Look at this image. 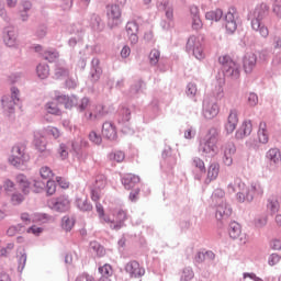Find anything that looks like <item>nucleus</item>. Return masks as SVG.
Returning <instances> with one entry per match:
<instances>
[{"mask_svg":"<svg viewBox=\"0 0 281 281\" xmlns=\"http://www.w3.org/2000/svg\"><path fill=\"white\" fill-rule=\"evenodd\" d=\"M218 130L211 128L203 140L200 142V153L214 157L218 153Z\"/></svg>","mask_w":281,"mask_h":281,"instance_id":"f257e3e1","label":"nucleus"},{"mask_svg":"<svg viewBox=\"0 0 281 281\" xmlns=\"http://www.w3.org/2000/svg\"><path fill=\"white\" fill-rule=\"evenodd\" d=\"M265 194V189L260 182H252L250 186L244 189V192H238L236 195V200L239 203H245V201H254L258 199V196H262Z\"/></svg>","mask_w":281,"mask_h":281,"instance_id":"f03ea898","label":"nucleus"},{"mask_svg":"<svg viewBox=\"0 0 281 281\" xmlns=\"http://www.w3.org/2000/svg\"><path fill=\"white\" fill-rule=\"evenodd\" d=\"M218 61L222 64L226 76L235 79L240 78V66L229 55L220 56Z\"/></svg>","mask_w":281,"mask_h":281,"instance_id":"7ed1b4c3","label":"nucleus"},{"mask_svg":"<svg viewBox=\"0 0 281 281\" xmlns=\"http://www.w3.org/2000/svg\"><path fill=\"white\" fill-rule=\"evenodd\" d=\"M187 49L193 52V56L198 60H203L205 58V50L203 49V43L201 40L194 35L190 36L187 43Z\"/></svg>","mask_w":281,"mask_h":281,"instance_id":"20e7f679","label":"nucleus"},{"mask_svg":"<svg viewBox=\"0 0 281 281\" xmlns=\"http://www.w3.org/2000/svg\"><path fill=\"white\" fill-rule=\"evenodd\" d=\"M106 188V176L99 175L94 181L90 184L91 199L94 203L100 201V192Z\"/></svg>","mask_w":281,"mask_h":281,"instance_id":"39448f33","label":"nucleus"},{"mask_svg":"<svg viewBox=\"0 0 281 281\" xmlns=\"http://www.w3.org/2000/svg\"><path fill=\"white\" fill-rule=\"evenodd\" d=\"M114 218L105 217L104 223H108L111 229H122L124 227V221H126V212L124 210H115L113 212Z\"/></svg>","mask_w":281,"mask_h":281,"instance_id":"423d86ee","label":"nucleus"},{"mask_svg":"<svg viewBox=\"0 0 281 281\" xmlns=\"http://www.w3.org/2000/svg\"><path fill=\"white\" fill-rule=\"evenodd\" d=\"M221 153L225 166H232L234 164V155H236V145L234 142H226L221 146Z\"/></svg>","mask_w":281,"mask_h":281,"instance_id":"0eeeda50","label":"nucleus"},{"mask_svg":"<svg viewBox=\"0 0 281 281\" xmlns=\"http://www.w3.org/2000/svg\"><path fill=\"white\" fill-rule=\"evenodd\" d=\"M49 207L52 210H55L56 212H67L69 210L71 202L69 201V198H66L65 195H61L59 198H53L48 201Z\"/></svg>","mask_w":281,"mask_h":281,"instance_id":"6e6552de","label":"nucleus"},{"mask_svg":"<svg viewBox=\"0 0 281 281\" xmlns=\"http://www.w3.org/2000/svg\"><path fill=\"white\" fill-rule=\"evenodd\" d=\"M19 102V89L11 88V98L3 97L2 98V106L4 111L9 114L14 113V105Z\"/></svg>","mask_w":281,"mask_h":281,"instance_id":"1a4fd4ad","label":"nucleus"},{"mask_svg":"<svg viewBox=\"0 0 281 281\" xmlns=\"http://www.w3.org/2000/svg\"><path fill=\"white\" fill-rule=\"evenodd\" d=\"M12 166H21V164H25L27 161V156L25 155V148L15 145L12 148V155L9 159Z\"/></svg>","mask_w":281,"mask_h":281,"instance_id":"9d476101","label":"nucleus"},{"mask_svg":"<svg viewBox=\"0 0 281 281\" xmlns=\"http://www.w3.org/2000/svg\"><path fill=\"white\" fill-rule=\"evenodd\" d=\"M104 115H106V111L103 104H92L85 113L86 120L91 122L100 120V117H104Z\"/></svg>","mask_w":281,"mask_h":281,"instance_id":"9b49d317","label":"nucleus"},{"mask_svg":"<svg viewBox=\"0 0 281 281\" xmlns=\"http://www.w3.org/2000/svg\"><path fill=\"white\" fill-rule=\"evenodd\" d=\"M125 271L131 278L135 279H139L146 274V269L135 260L126 263Z\"/></svg>","mask_w":281,"mask_h":281,"instance_id":"f8f14e48","label":"nucleus"},{"mask_svg":"<svg viewBox=\"0 0 281 281\" xmlns=\"http://www.w3.org/2000/svg\"><path fill=\"white\" fill-rule=\"evenodd\" d=\"M228 234L231 238H233L234 240H239L241 245H245V243H247V235L243 234V228L240 227V224L236 222L231 223Z\"/></svg>","mask_w":281,"mask_h":281,"instance_id":"ddd939ff","label":"nucleus"},{"mask_svg":"<svg viewBox=\"0 0 281 281\" xmlns=\"http://www.w3.org/2000/svg\"><path fill=\"white\" fill-rule=\"evenodd\" d=\"M236 126H238V111L231 110L224 125L227 135H232L236 131Z\"/></svg>","mask_w":281,"mask_h":281,"instance_id":"4468645a","label":"nucleus"},{"mask_svg":"<svg viewBox=\"0 0 281 281\" xmlns=\"http://www.w3.org/2000/svg\"><path fill=\"white\" fill-rule=\"evenodd\" d=\"M258 63V56L255 53H247L244 56L243 67L245 74H252Z\"/></svg>","mask_w":281,"mask_h":281,"instance_id":"2eb2a0df","label":"nucleus"},{"mask_svg":"<svg viewBox=\"0 0 281 281\" xmlns=\"http://www.w3.org/2000/svg\"><path fill=\"white\" fill-rule=\"evenodd\" d=\"M221 108H218V103L205 101L203 115L206 120H214L216 115H218Z\"/></svg>","mask_w":281,"mask_h":281,"instance_id":"dca6fc26","label":"nucleus"},{"mask_svg":"<svg viewBox=\"0 0 281 281\" xmlns=\"http://www.w3.org/2000/svg\"><path fill=\"white\" fill-rule=\"evenodd\" d=\"M128 40L131 41L132 45H136L139 41V24L137 22H127L125 26Z\"/></svg>","mask_w":281,"mask_h":281,"instance_id":"f3484780","label":"nucleus"},{"mask_svg":"<svg viewBox=\"0 0 281 281\" xmlns=\"http://www.w3.org/2000/svg\"><path fill=\"white\" fill-rule=\"evenodd\" d=\"M224 26L227 34H234L238 30V24H236V15L232 11H228L224 18Z\"/></svg>","mask_w":281,"mask_h":281,"instance_id":"a211bd4d","label":"nucleus"},{"mask_svg":"<svg viewBox=\"0 0 281 281\" xmlns=\"http://www.w3.org/2000/svg\"><path fill=\"white\" fill-rule=\"evenodd\" d=\"M252 131L254 124H251V121H244L237 130L235 137L236 139H245V137H249V135H251Z\"/></svg>","mask_w":281,"mask_h":281,"instance_id":"6ab92c4d","label":"nucleus"},{"mask_svg":"<svg viewBox=\"0 0 281 281\" xmlns=\"http://www.w3.org/2000/svg\"><path fill=\"white\" fill-rule=\"evenodd\" d=\"M102 135L106 139H117V128L112 122H104L102 126Z\"/></svg>","mask_w":281,"mask_h":281,"instance_id":"aec40b11","label":"nucleus"},{"mask_svg":"<svg viewBox=\"0 0 281 281\" xmlns=\"http://www.w3.org/2000/svg\"><path fill=\"white\" fill-rule=\"evenodd\" d=\"M3 42L8 47H19V34L14 31H8L3 36Z\"/></svg>","mask_w":281,"mask_h":281,"instance_id":"412c9836","label":"nucleus"},{"mask_svg":"<svg viewBox=\"0 0 281 281\" xmlns=\"http://www.w3.org/2000/svg\"><path fill=\"white\" fill-rule=\"evenodd\" d=\"M215 216L217 221H225V218H229L232 216V207L226 203L217 205Z\"/></svg>","mask_w":281,"mask_h":281,"instance_id":"4be33fe9","label":"nucleus"},{"mask_svg":"<svg viewBox=\"0 0 281 281\" xmlns=\"http://www.w3.org/2000/svg\"><path fill=\"white\" fill-rule=\"evenodd\" d=\"M139 176H135L133 173H127L122 178V183L125 190H133L137 183H139Z\"/></svg>","mask_w":281,"mask_h":281,"instance_id":"5701e85b","label":"nucleus"},{"mask_svg":"<svg viewBox=\"0 0 281 281\" xmlns=\"http://www.w3.org/2000/svg\"><path fill=\"white\" fill-rule=\"evenodd\" d=\"M227 192L229 194H234V192H245V182L240 178H235L232 182H229Z\"/></svg>","mask_w":281,"mask_h":281,"instance_id":"b1692460","label":"nucleus"},{"mask_svg":"<svg viewBox=\"0 0 281 281\" xmlns=\"http://www.w3.org/2000/svg\"><path fill=\"white\" fill-rule=\"evenodd\" d=\"M257 138H258L259 144H268L269 143V131L267 130L266 122L259 123Z\"/></svg>","mask_w":281,"mask_h":281,"instance_id":"393cba45","label":"nucleus"},{"mask_svg":"<svg viewBox=\"0 0 281 281\" xmlns=\"http://www.w3.org/2000/svg\"><path fill=\"white\" fill-rule=\"evenodd\" d=\"M221 172V165L218 162H213L207 168L206 181L210 183L218 179V173Z\"/></svg>","mask_w":281,"mask_h":281,"instance_id":"a878e982","label":"nucleus"},{"mask_svg":"<svg viewBox=\"0 0 281 281\" xmlns=\"http://www.w3.org/2000/svg\"><path fill=\"white\" fill-rule=\"evenodd\" d=\"M192 14V29L193 30H203V21H201V16L199 15V8L191 7Z\"/></svg>","mask_w":281,"mask_h":281,"instance_id":"bb28decb","label":"nucleus"},{"mask_svg":"<svg viewBox=\"0 0 281 281\" xmlns=\"http://www.w3.org/2000/svg\"><path fill=\"white\" fill-rule=\"evenodd\" d=\"M108 19L110 21H120L122 19V9L117 4L108 7Z\"/></svg>","mask_w":281,"mask_h":281,"instance_id":"cd10ccee","label":"nucleus"},{"mask_svg":"<svg viewBox=\"0 0 281 281\" xmlns=\"http://www.w3.org/2000/svg\"><path fill=\"white\" fill-rule=\"evenodd\" d=\"M16 182L23 194H27L32 190V184L27 181V178L23 175L18 176Z\"/></svg>","mask_w":281,"mask_h":281,"instance_id":"c85d7f7f","label":"nucleus"},{"mask_svg":"<svg viewBox=\"0 0 281 281\" xmlns=\"http://www.w3.org/2000/svg\"><path fill=\"white\" fill-rule=\"evenodd\" d=\"M251 27L256 32L259 31L260 36H262L263 38H267V36H269V29L265 25H261L260 20H258V19L252 20Z\"/></svg>","mask_w":281,"mask_h":281,"instance_id":"c756f323","label":"nucleus"},{"mask_svg":"<svg viewBox=\"0 0 281 281\" xmlns=\"http://www.w3.org/2000/svg\"><path fill=\"white\" fill-rule=\"evenodd\" d=\"M266 157H267V159H269V161H272V164H280V161H281L280 149H278V148L269 149Z\"/></svg>","mask_w":281,"mask_h":281,"instance_id":"7c9ffc66","label":"nucleus"},{"mask_svg":"<svg viewBox=\"0 0 281 281\" xmlns=\"http://www.w3.org/2000/svg\"><path fill=\"white\" fill-rule=\"evenodd\" d=\"M76 205L79 210H81V212H91L93 210V206L91 205V203H89V201H87V199L85 198L77 199Z\"/></svg>","mask_w":281,"mask_h":281,"instance_id":"2f4dec72","label":"nucleus"},{"mask_svg":"<svg viewBox=\"0 0 281 281\" xmlns=\"http://www.w3.org/2000/svg\"><path fill=\"white\" fill-rule=\"evenodd\" d=\"M206 21H215L218 22L221 19H223V10L215 9L213 11H209L205 14Z\"/></svg>","mask_w":281,"mask_h":281,"instance_id":"473e14b6","label":"nucleus"},{"mask_svg":"<svg viewBox=\"0 0 281 281\" xmlns=\"http://www.w3.org/2000/svg\"><path fill=\"white\" fill-rule=\"evenodd\" d=\"M91 105H92L91 100H89V98H82L76 104L78 111H81V112L85 111V113H87V111H89Z\"/></svg>","mask_w":281,"mask_h":281,"instance_id":"72a5a7b5","label":"nucleus"},{"mask_svg":"<svg viewBox=\"0 0 281 281\" xmlns=\"http://www.w3.org/2000/svg\"><path fill=\"white\" fill-rule=\"evenodd\" d=\"M36 72L38 78H41L42 80H45V78L49 76V66L45 64H40L36 68Z\"/></svg>","mask_w":281,"mask_h":281,"instance_id":"f704fd0d","label":"nucleus"},{"mask_svg":"<svg viewBox=\"0 0 281 281\" xmlns=\"http://www.w3.org/2000/svg\"><path fill=\"white\" fill-rule=\"evenodd\" d=\"M58 52L56 49H48L43 53V58L48 60V63H56L58 60Z\"/></svg>","mask_w":281,"mask_h":281,"instance_id":"c9c22d12","label":"nucleus"},{"mask_svg":"<svg viewBox=\"0 0 281 281\" xmlns=\"http://www.w3.org/2000/svg\"><path fill=\"white\" fill-rule=\"evenodd\" d=\"M109 158L111 161H116V164H122V161L126 159V154H124V151L122 150H116L114 153H111L109 155Z\"/></svg>","mask_w":281,"mask_h":281,"instance_id":"e433bc0d","label":"nucleus"},{"mask_svg":"<svg viewBox=\"0 0 281 281\" xmlns=\"http://www.w3.org/2000/svg\"><path fill=\"white\" fill-rule=\"evenodd\" d=\"M99 273H101V278H111L113 276V267L105 263L103 267H99Z\"/></svg>","mask_w":281,"mask_h":281,"instance_id":"4c0bfd02","label":"nucleus"},{"mask_svg":"<svg viewBox=\"0 0 281 281\" xmlns=\"http://www.w3.org/2000/svg\"><path fill=\"white\" fill-rule=\"evenodd\" d=\"M45 109L50 115H60V109L58 108L56 102L47 103Z\"/></svg>","mask_w":281,"mask_h":281,"instance_id":"58836bf2","label":"nucleus"},{"mask_svg":"<svg viewBox=\"0 0 281 281\" xmlns=\"http://www.w3.org/2000/svg\"><path fill=\"white\" fill-rule=\"evenodd\" d=\"M159 58H161V53L157 49H153L149 53V63L150 65L155 66L157 63H159Z\"/></svg>","mask_w":281,"mask_h":281,"instance_id":"ea45409f","label":"nucleus"},{"mask_svg":"<svg viewBox=\"0 0 281 281\" xmlns=\"http://www.w3.org/2000/svg\"><path fill=\"white\" fill-rule=\"evenodd\" d=\"M56 104H64L65 109H69L71 106V100L67 95H59L56 99Z\"/></svg>","mask_w":281,"mask_h":281,"instance_id":"a19ab883","label":"nucleus"},{"mask_svg":"<svg viewBox=\"0 0 281 281\" xmlns=\"http://www.w3.org/2000/svg\"><path fill=\"white\" fill-rule=\"evenodd\" d=\"M40 175L42 179H52V177H54V172L49 167H42L40 169Z\"/></svg>","mask_w":281,"mask_h":281,"instance_id":"79ce46f5","label":"nucleus"},{"mask_svg":"<svg viewBox=\"0 0 281 281\" xmlns=\"http://www.w3.org/2000/svg\"><path fill=\"white\" fill-rule=\"evenodd\" d=\"M23 201H25V196H23V194L21 193H14L11 196V203L13 205H21Z\"/></svg>","mask_w":281,"mask_h":281,"instance_id":"37998d69","label":"nucleus"},{"mask_svg":"<svg viewBox=\"0 0 281 281\" xmlns=\"http://www.w3.org/2000/svg\"><path fill=\"white\" fill-rule=\"evenodd\" d=\"M33 223H45L47 222V215L43 213H35L32 215Z\"/></svg>","mask_w":281,"mask_h":281,"instance_id":"c03bdc74","label":"nucleus"},{"mask_svg":"<svg viewBox=\"0 0 281 281\" xmlns=\"http://www.w3.org/2000/svg\"><path fill=\"white\" fill-rule=\"evenodd\" d=\"M46 192L49 196H52V194H56V182L54 180L47 181Z\"/></svg>","mask_w":281,"mask_h":281,"instance_id":"a18cd8bd","label":"nucleus"},{"mask_svg":"<svg viewBox=\"0 0 281 281\" xmlns=\"http://www.w3.org/2000/svg\"><path fill=\"white\" fill-rule=\"evenodd\" d=\"M89 139L92 142V144H95L97 146H100L102 144V136L98 135L95 132H91L89 134Z\"/></svg>","mask_w":281,"mask_h":281,"instance_id":"49530a36","label":"nucleus"},{"mask_svg":"<svg viewBox=\"0 0 281 281\" xmlns=\"http://www.w3.org/2000/svg\"><path fill=\"white\" fill-rule=\"evenodd\" d=\"M61 227L65 229V232H71V218L69 216L63 217Z\"/></svg>","mask_w":281,"mask_h":281,"instance_id":"de8ad7c7","label":"nucleus"},{"mask_svg":"<svg viewBox=\"0 0 281 281\" xmlns=\"http://www.w3.org/2000/svg\"><path fill=\"white\" fill-rule=\"evenodd\" d=\"M46 133L54 137V139H58L60 137V131L57 127H47Z\"/></svg>","mask_w":281,"mask_h":281,"instance_id":"09e8293b","label":"nucleus"},{"mask_svg":"<svg viewBox=\"0 0 281 281\" xmlns=\"http://www.w3.org/2000/svg\"><path fill=\"white\" fill-rule=\"evenodd\" d=\"M278 262H280V255L272 254L269 256L268 263L270 265V267H276V265H278Z\"/></svg>","mask_w":281,"mask_h":281,"instance_id":"8fccbe9b","label":"nucleus"},{"mask_svg":"<svg viewBox=\"0 0 281 281\" xmlns=\"http://www.w3.org/2000/svg\"><path fill=\"white\" fill-rule=\"evenodd\" d=\"M193 166H195V168H199L201 172L205 171V162L201 158H194Z\"/></svg>","mask_w":281,"mask_h":281,"instance_id":"3c124183","label":"nucleus"},{"mask_svg":"<svg viewBox=\"0 0 281 281\" xmlns=\"http://www.w3.org/2000/svg\"><path fill=\"white\" fill-rule=\"evenodd\" d=\"M248 104L249 106H256L258 104V94L256 93H249L248 94Z\"/></svg>","mask_w":281,"mask_h":281,"instance_id":"603ef678","label":"nucleus"},{"mask_svg":"<svg viewBox=\"0 0 281 281\" xmlns=\"http://www.w3.org/2000/svg\"><path fill=\"white\" fill-rule=\"evenodd\" d=\"M95 207H97V213L99 214V218H108L105 215H104V206H102V204H100V202H97L95 204Z\"/></svg>","mask_w":281,"mask_h":281,"instance_id":"864d4df0","label":"nucleus"},{"mask_svg":"<svg viewBox=\"0 0 281 281\" xmlns=\"http://www.w3.org/2000/svg\"><path fill=\"white\" fill-rule=\"evenodd\" d=\"M75 281H95L93 276H90L89 273H83L79 276Z\"/></svg>","mask_w":281,"mask_h":281,"instance_id":"5fc2aeb1","label":"nucleus"},{"mask_svg":"<svg viewBox=\"0 0 281 281\" xmlns=\"http://www.w3.org/2000/svg\"><path fill=\"white\" fill-rule=\"evenodd\" d=\"M196 85H194V83H189L188 85V90H187V94L188 95H191V97H194V95H196Z\"/></svg>","mask_w":281,"mask_h":281,"instance_id":"6e6d98bb","label":"nucleus"},{"mask_svg":"<svg viewBox=\"0 0 281 281\" xmlns=\"http://www.w3.org/2000/svg\"><path fill=\"white\" fill-rule=\"evenodd\" d=\"M268 207L271 212L276 213L280 210V203H278V201H270Z\"/></svg>","mask_w":281,"mask_h":281,"instance_id":"4d7b16f0","label":"nucleus"},{"mask_svg":"<svg viewBox=\"0 0 281 281\" xmlns=\"http://www.w3.org/2000/svg\"><path fill=\"white\" fill-rule=\"evenodd\" d=\"M27 234H34L35 236H38V234L43 233V228L37 227V226H31L30 228H27Z\"/></svg>","mask_w":281,"mask_h":281,"instance_id":"13d9d810","label":"nucleus"},{"mask_svg":"<svg viewBox=\"0 0 281 281\" xmlns=\"http://www.w3.org/2000/svg\"><path fill=\"white\" fill-rule=\"evenodd\" d=\"M59 155L61 159H67V157H69V151H67V146L60 145Z\"/></svg>","mask_w":281,"mask_h":281,"instance_id":"bf43d9fd","label":"nucleus"},{"mask_svg":"<svg viewBox=\"0 0 281 281\" xmlns=\"http://www.w3.org/2000/svg\"><path fill=\"white\" fill-rule=\"evenodd\" d=\"M21 221L25 223V225H30L33 223L32 216H30V213H22L21 214Z\"/></svg>","mask_w":281,"mask_h":281,"instance_id":"052dcab7","label":"nucleus"},{"mask_svg":"<svg viewBox=\"0 0 281 281\" xmlns=\"http://www.w3.org/2000/svg\"><path fill=\"white\" fill-rule=\"evenodd\" d=\"M270 247L277 251L281 249V239H272L270 243Z\"/></svg>","mask_w":281,"mask_h":281,"instance_id":"680f3d73","label":"nucleus"},{"mask_svg":"<svg viewBox=\"0 0 281 281\" xmlns=\"http://www.w3.org/2000/svg\"><path fill=\"white\" fill-rule=\"evenodd\" d=\"M139 188L134 189L131 193H130V201H137L139 199Z\"/></svg>","mask_w":281,"mask_h":281,"instance_id":"e2e57ef3","label":"nucleus"},{"mask_svg":"<svg viewBox=\"0 0 281 281\" xmlns=\"http://www.w3.org/2000/svg\"><path fill=\"white\" fill-rule=\"evenodd\" d=\"M122 58H128L131 56V47L124 46L121 50Z\"/></svg>","mask_w":281,"mask_h":281,"instance_id":"0e129e2a","label":"nucleus"},{"mask_svg":"<svg viewBox=\"0 0 281 281\" xmlns=\"http://www.w3.org/2000/svg\"><path fill=\"white\" fill-rule=\"evenodd\" d=\"M272 11L276 14V16H278V19H281V5L276 3L272 7Z\"/></svg>","mask_w":281,"mask_h":281,"instance_id":"69168bd1","label":"nucleus"},{"mask_svg":"<svg viewBox=\"0 0 281 281\" xmlns=\"http://www.w3.org/2000/svg\"><path fill=\"white\" fill-rule=\"evenodd\" d=\"M57 183L63 188V190H67V188H69V182H66L64 178H57Z\"/></svg>","mask_w":281,"mask_h":281,"instance_id":"338daca9","label":"nucleus"},{"mask_svg":"<svg viewBox=\"0 0 281 281\" xmlns=\"http://www.w3.org/2000/svg\"><path fill=\"white\" fill-rule=\"evenodd\" d=\"M210 252H198L195 256V262H204L205 261V256H207Z\"/></svg>","mask_w":281,"mask_h":281,"instance_id":"774afa93","label":"nucleus"}]
</instances>
